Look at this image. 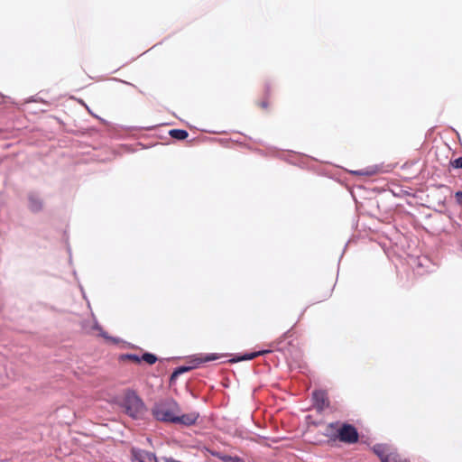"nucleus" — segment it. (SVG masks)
<instances>
[{
  "instance_id": "obj_1",
  "label": "nucleus",
  "mask_w": 462,
  "mask_h": 462,
  "mask_svg": "<svg viewBox=\"0 0 462 462\" xmlns=\"http://www.w3.org/2000/svg\"><path fill=\"white\" fill-rule=\"evenodd\" d=\"M153 414L160 420L179 423L184 426L194 425L199 417L197 411L180 415V406L173 400L159 403L154 408Z\"/></svg>"
},
{
  "instance_id": "obj_2",
  "label": "nucleus",
  "mask_w": 462,
  "mask_h": 462,
  "mask_svg": "<svg viewBox=\"0 0 462 462\" xmlns=\"http://www.w3.org/2000/svg\"><path fill=\"white\" fill-rule=\"evenodd\" d=\"M121 406L125 412L134 419H141L146 413L143 402L133 392H128L124 395Z\"/></svg>"
},
{
  "instance_id": "obj_3",
  "label": "nucleus",
  "mask_w": 462,
  "mask_h": 462,
  "mask_svg": "<svg viewBox=\"0 0 462 462\" xmlns=\"http://www.w3.org/2000/svg\"><path fill=\"white\" fill-rule=\"evenodd\" d=\"M327 436L332 440H340L345 443H355L358 440V433L351 425H343L337 429L330 425L327 430Z\"/></svg>"
},
{
  "instance_id": "obj_4",
  "label": "nucleus",
  "mask_w": 462,
  "mask_h": 462,
  "mask_svg": "<svg viewBox=\"0 0 462 462\" xmlns=\"http://www.w3.org/2000/svg\"><path fill=\"white\" fill-rule=\"evenodd\" d=\"M135 462H157L154 454L140 448H134L132 451Z\"/></svg>"
},
{
  "instance_id": "obj_5",
  "label": "nucleus",
  "mask_w": 462,
  "mask_h": 462,
  "mask_svg": "<svg viewBox=\"0 0 462 462\" xmlns=\"http://www.w3.org/2000/svg\"><path fill=\"white\" fill-rule=\"evenodd\" d=\"M315 404L319 410H323L328 406V400L326 394L322 392H315L313 393Z\"/></svg>"
},
{
  "instance_id": "obj_6",
  "label": "nucleus",
  "mask_w": 462,
  "mask_h": 462,
  "mask_svg": "<svg viewBox=\"0 0 462 462\" xmlns=\"http://www.w3.org/2000/svg\"><path fill=\"white\" fill-rule=\"evenodd\" d=\"M169 134L177 140H184L189 136V133L183 129H171L170 130Z\"/></svg>"
},
{
  "instance_id": "obj_7",
  "label": "nucleus",
  "mask_w": 462,
  "mask_h": 462,
  "mask_svg": "<svg viewBox=\"0 0 462 462\" xmlns=\"http://www.w3.org/2000/svg\"><path fill=\"white\" fill-rule=\"evenodd\" d=\"M376 172H377L376 168H367V169L353 171L354 174L361 175V176H373Z\"/></svg>"
},
{
  "instance_id": "obj_8",
  "label": "nucleus",
  "mask_w": 462,
  "mask_h": 462,
  "mask_svg": "<svg viewBox=\"0 0 462 462\" xmlns=\"http://www.w3.org/2000/svg\"><path fill=\"white\" fill-rule=\"evenodd\" d=\"M381 459L382 462H405L393 453L385 455L384 457H382Z\"/></svg>"
},
{
  "instance_id": "obj_9",
  "label": "nucleus",
  "mask_w": 462,
  "mask_h": 462,
  "mask_svg": "<svg viewBox=\"0 0 462 462\" xmlns=\"http://www.w3.org/2000/svg\"><path fill=\"white\" fill-rule=\"evenodd\" d=\"M215 456H217L218 458H220L223 462H245L244 460H242L241 458H239L237 457H230V456L219 455V454H215Z\"/></svg>"
},
{
  "instance_id": "obj_10",
  "label": "nucleus",
  "mask_w": 462,
  "mask_h": 462,
  "mask_svg": "<svg viewBox=\"0 0 462 462\" xmlns=\"http://www.w3.org/2000/svg\"><path fill=\"white\" fill-rule=\"evenodd\" d=\"M450 166L454 169H462V157L450 161Z\"/></svg>"
},
{
  "instance_id": "obj_11",
  "label": "nucleus",
  "mask_w": 462,
  "mask_h": 462,
  "mask_svg": "<svg viewBox=\"0 0 462 462\" xmlns=\"http://www.w3.org/2000/svg\"><path fill=\"white\" fill-rule=\"evenodd\" d=\"M266 351L257 352V353H253V354H250V355H246V356H244L242 357H239L236 361L250 360V359H253L254 357L257 356L258 355L263 354Z\"/></svg>"
},
{
  "instance_id": "obj_12",
  "label": "nucleus",
  "mask_w": 462,
  "mask_h": 462,
  "mask_svg": "<svg viewBox=\"0 0 462 462\" xmlns=\"http://www.w3.org/2000/svg\"><path fill=\"white\" fill-rule=\"evenodd\" d=\"M143 359L147 362L148 364H153L156 361L155 356L152 354H144L143 356Z\"/></svg>"
},
{
  "instance_id": "obj_13",
  "label": "nucleus",
  "mask_w": 462,
  "mask_h": 462,
  "mask_svg": "<svg viewBox=\"0 0 462 462\" xmlns=\"http://www.w3.org/2000/svg\"><path fill=\"white\" fill-rule=\"evenodd\" d=\"M257 106L263 109V110H266L268 107H269V101L267 98L262 100V101H259L257 102Z\"/></svg>"
},
{
  "instance_id": "obj_14",
  "label": "nucleus",
  "mask_w": 462,
  "mask_h": 462,
  "mask_svg": "<svg viewBox=\"0 0 462 462\" xmlns=\"http://www.w3.org/2000/svg\"><path fill=\"white\" fill-rule=\"evenodd\" d=\"M188 370H189V368H188V367H181V368H180V369L176 370V371L172 374V375H171V379L175 378L179 374L183 373V372L188 371Z\"/></svg>"
},
{
  "instance_id": "obj_15",
  "label": "nucleus",
  "mask_w": 462,
  "mask_h": 462,
  "mask_svg": "<svg viewBox=\"0 0 462 462\" xmlns=\"http://www.w3.org/2000/svg\"><path fill=\"white\" fill-rule=\"evenodd\" d=\"M457 202H462V192L458 191L455 195Z\"/></svg>"
},
{
  "instance_id": "obj_16",
  "label": "nucleus",
  "mask_w": 462,
  "mask_h": 462,
  "mask_svg": "<svg viewBox=\"0 0 462 462\" xmlns=\"http://www.w3.org/2000/svg\"><path fill=\"white\" fill-rule=\"evenodd\" d=\"M215 359H217V356L215 355H212V356L207 357L205 360H215Z\"/></svg>"
}]
</instances>
